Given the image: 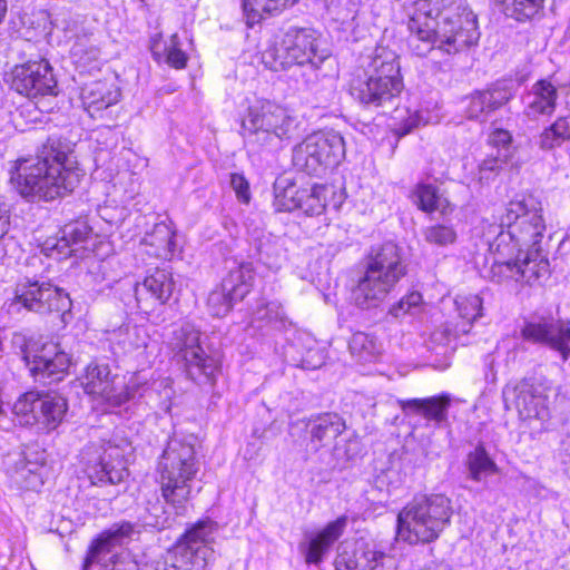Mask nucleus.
I'll use <instances>...</instances> for the list:
<instances>
[{"instance_id": "obj_8", "label": "nucleus", "mask_w": 570, "mask_h": 570, "mask_svg": "<svg viewBox=\"0 0 570 570\" xmlns=\"http://www.w3.org/2000/svg\"><path fill=\"white\" fill-rule=\"evenodd\" d=\"M198 469L194 444L185 439L170 438L159 461L160 490L163 498L174 503L178 514L187 513L190 483Z\"/></svg>"}, {"instance_id": "obj_59", "label": "nucleus", "mask_w": 570, "mask_h": 570, "mask_svg": "<svg viewBox=\"0 0 570 570\" xmlns=\"http://www.w3.org/2000/svg\"><path fill=\"white\" fill-rule=\"evenodd\" d=\"M422 118L419 112L410 114L405 119H403L399 127L396 128V134L399 136H405L410 134L412 130L420 126Z\"/></svg>"}, {"instance_id": "obj_60", "label": "nucleus", "mask_w": 570, "mask_h": 570, "mask_svg": "<svg viewBox=\"0 0 570 570\" xmlns=\"http://www.w3.org/2000/svg\"><path fill=\"white\" fill-rule=\"evenodd\" d=\"M160 38H161V36L157 35L156 37H154L151 39V43H150V51L153 53V57L158 62L163 58V52H161V48H160L161 47Z\"/></svg>"}, {"instance_id": "obj_25", "label": "nucleus", "mask_w": 570, "mask_h": 570, "mask_svg": "<svg viewBox=\"0 0 570 570\" xmlns=\"http://www.w3.org/2000/svg\"><path fill=\"white\" fill-rule=\"evenodd\" d=\"M512 96L511 89L501 82H497L485 90L474 91L468 98L466 117L483 121L491 112L504 106Z\"/></svg>"}, {"instance_id": "obj_24", "label": "nucleus", "mask_w": 570, "mask_h": 570, "mask_svg": "<svg viewBox=\"0 0 570 570\" xmlns=\"http://www.w3.org/2000/svg\"><path fill=\"white\" fill-rule=\"evenodd\" d=\"M139 533L136 530V524L129 521H121L112 524L109 529L101 532V534L92 541L83 563V570H89V567L99 562L102 557L110 553L115 548L128 543L134 533Z\"/></svg>"}, {"instance_id": "obj_48", "label": "nucleus", "mask_w": 570, "mask_h": 570, "mask_svg": "<svg viewBox=\"0 0 570 570\" xmlns=\"http://www.w3.org/2000/svg\"><path fill=\"white\" fill-rule=\"evenodd\" d=\"M175 233L165 223L155 224L153 230L144 237V243L157 249L170 250Z\"/></svg>"}, {"instance_id": "obj_14", "label": "nucleus", "mask_w": 570, "mask_h": 570, "mask_svg": "<svg viewBox=\"0 0 570 570\" xmlns=\"http://www.w3.org/2000/svg\"><path fill=\"white\" fill-rule=\"evenodd\" d=\"M346 422L343 416L335 412H324L311 415L307 419L297 420L292 423V434L296 430H303L309 435L312 450L317 452L323 448L331 446L332 461L328 465L335 468L341 461L352 459L350 449L342 445V435L346 432Z\"/></svg>"}, {"instance_id": "obj_44", "label": "nucleus", "mask_w": 570, "mask_h": 570, "mask_svg": "<svg viewBox=\"0 0 570 570\" xmlns=\"http://www.w3.org/2000/svg\"><path fill=\"white\" fill-rule=\"evenodd\" d=\"M570 140V121L567 117H559L551 126L546 128L539 137V147L542 150H552Z\"/></svg>"}, {"instance_id": "obj_41", "label": "nucleus", "mask_w": 570, "mask_h": 570, "mask_svg": "<svg viewBox=\"0 0 570 570\" xmlns=\"http://www.w3.org/2000/svg\"><path fill=\"white\" fill-rule=\"evenodd\" d=\"M39 392L29 391L18 397L11 407V412L19 425L32 426L38 422Z\"/></svg>"}, {"instance_id": "obj_35", "label": "nucleus", "mask_w": 570, "mask_h": 570, "mask_svg": "<svg viewBox=\"0 0 570 570\" xmlns=\"http://www.w3.org/2000/svg\"><path fill=\"white\" fill-rule=\"evenodd\" d=\"M170 347L174 357L180 363L189 357L191 353H198V351L203 348L200 344V331L190 323L183 324L173 332Z\"/></svg>"}, {"instance_id": "obj_55", "label": "nucleus", "mask_w": 570, "mask_h": 570, "mask_svg": "<svg viewBox=\"0 0 570 570\" xmlns=\"http://www.w3.org/2000/svg\"><path fill=\"white\" fill-rule=\"evenodd\" d=\"M422 302V295L419 292H412L406 296L402 297L396 304L390 308V314L394 317H401L407 313H411L413 308L420 306Z\"/></svg>"}, {"instance_id": "obj_23", "label": "nucleus", "mask_w": 570, "mask_h": 570, "mask_svg": "<svg viewBox=\"0 0 570 570\" xmlns=\"http://www.w3.org/2000/svg\"><path fill=\"white\" fill-rule=\"evenodd\" d=\"M399 405L405 416H421L435 428H442L449 422L451 397L449 394H439L423 399L399 400Z\"/></svg>"}, {"instance_id": "obj_46", "label": "nucleus", "mask_w": 570, "mask_h": 570, "mask_svg": "<svg viewBox=\"0 0 570 570\" xmlns=\"http://www.w3.org/2000/svg\"><path fill=\"white\" fill-rule=\"evenodd\" d=\"M254 255L268 269L278 271L282 266L281 249L269 238L258 240V243L255 246Z\"/></svg>"}, {"instance_id": "obj_16", "label": "nucleus", "mask_w": 570, "mask_h": 570, "mask_svg": "<svg viewBox=\"0 0 570 570\" xmlns=\"http://www.w3.org/2000/svg\"><path fill=\"white\" fill-rule=\"evenodd\" d=\"M22 354L33 379L43 384L62 380L71 364L70 356L55 342H46L37 348L28 345Z\"/></svg>"}, {"instance_id": "obj_57", "label": "nucleus", "mask_w": 570, "mask_h": 570, "mask_svg": "<svg viewBox=\"0 0 570 570\" xmlns=\"http://www.w3.org/2000/svg\"><path fill=\"white\" fill-rule=\"evenodd\" d=\"M16 452L23 453V462H28L29 466H31V463L37 462V470L42 472L47 460L46 452L43 450H39L36 446H27L24 450H17Z\"/></svg>"}, {"instance_id": "obj_3", "label": "nucleus", "mask_w": 570, "mask_h": 570, "mask_svg": "<svg viewBox=\"0 0 570 570\" xmlns=\"http://www.w3.org/2000/svg\"><path fill=\"white\" fill-rule=\"evenodd\" d=\"M543 208L532 194H521L507 205L501 218V230L490 243L495 256H520L524 249H540L546 232Z\"/></svg>"}, {"instance_id": "obj_45", "label": "nucleus", "mask_w": 570, "mask_h": 570, "mask_svg": "<svg viewBox=\"0 0 570 570\" xmlns=\"http://www.w3.org/2000/svg\"><path fill=\"white\" fill-rule=\"evenodd\" d=\"M239 299H234L232 293L224 288L220 284L213 289L207 298V306L213 316L223 317L233 308L234 304Z\"/></svg>"}, {"instance_id": "obj_31", "label": "nucleus", "mask_w": 570, "mask_h": 570, "mask_svg": "<svg viewBox=\"0 0 570 570\" xmlns=\"http://www.w3.org/2000/svg\"><path fill=\"white\" fill-rule=\"evenodd\" d=\"M255 281V269L250 262L233 261L227 267V274L222 279L225 289L232 293L234 299H244L252 291Z\"/></svg>"}, {"instance_id": "obj_49", "label": "nucleus", "mask_w": 570, "mask_h": 570, "mask_svg": "<svg viewBox=\"0 0 570 570\" xmlns=\"http://www.w3.org/2000/svg\"><path fill=\"white\" fill-rule=\"evenodd\" d=\"M472 328V323L469 321H449L445 323L442 331H436L433 333V338L435 341L439 340V336L444 337L446 342L454 341H461L462 344H466L468 342L463 340L464 336H466Z\"/></svg>"}, {"instance_id": "obj_42", "label": "nucleus", "mask_w": 570, "mask_h": 570, "mask_svg": "<svg viewBox=\"0 0 570 570\" xmlns=\"http://www.w3.org/2000/svg\"><path fill=\"white\" fill-rule=\"evenodd\" d=\"M417 206L421 210L432 213L440 210L443 214L453 210L448 199L439 194L436 186L432 184H421L416 187Z\"/></svg>"}, {"instance_id": "obj_12", "label": "nucleus", "mask_w": 570, "mask_h": 570, "mask_svg": "<svg viewBox=\"0 0 570 570\" xmlns=\"http://www.w3.org/2000/svg\"><path fill=\"white\" fill-rule=\"evenodd\" d=\"M217 531L218 523L208 518L188 527L168 551L164 570H206Z\"/></svg>"}, {"instance_id": "obj_52", "label": "nucleus", "mask_w": 570, "mask_h": 570, "mask_svg": "<svg viewBox=\"0 0 570 570\" xmlns=\"http://www.w3.org/2000/svg\"><path fill=\"white\" fill-rule=\"evenodd\" d=\"M489 140L494 147L499 149L498 156L504 158L505 160H509L512 157V135L510 131L497 128L490 134Z\"/></svg>"}, {"instance_id": "obj_39", "label": "nucleus", "mask_w": 570, "mask_h": 570, "mask_svg": "<svg viewBox=\"0 0 570 570\" xmlns=\"http://www.w3.org/2000/svg\"><path fill=\"white\" fill-rule=\"evenodd\" d=\"M302 188L288 178H278L274 183V207L277 212L298 209Z\"/></svg>"}, {"instance_id": "obj_6", "label": "nucleus", "mask_w": 570, "mask_h": 570, "mask_svg": "<svg viewBox=\"0 0 570 570\" xmlns=\"http://www.w3.org/2000/svg\"><path fill=\"white\" fill-rule=\"evenodd\" d=\"M452 512L444 494L415 497L400 511L396 534L410 544L432 542L450 524Z\"/></svg>"}, {"instance_id": "obj_28", "label": "nucleus", "mask_w": 570, "mask_h": 570, "mask_svg": "<svg viewBox=\"0 0 570 570\" xmlns=\"http://www.w3.org/2000/svg\"><path fill=\"white\" fill-rule=\"evenodd\" d=\"M37 462H23L22 452H9L3 459L6 473L12 483L22 490L38 491L43 485L42 472L37 470Z\"/></svg>"}, {"instance_id": "obj_58", "label": "nucleus", "mask_w": 570, "mask_h": 570, "mask_svg": "<svg viewBox=\"0 0 570 570\" xmlns=\"http://www.w3.org/2000/svg\"><path fill=\"white\" fill-rule=\"evenodd\" d=\"M554 459L563 466L564 473L570 478V436L560 442Z\"/></svg>"}, {"instance_id": "obj_22", "label": "nucleus", "mask_w": 570, "mask_h": 570, "mask_svg": "<svg viewBox=\"0 0 570 570\" xmlns=\"http://www.w3.org/2000/svg\"><path fill=\"white\" fill-rule=\"evenodd\" d=\"M520 419L547 421L550 416L544 387L531 380H522L509 391Z\"/></svg>"}, {"instance_id": "obj_62", "label": "nucleus", "mask_w": 570, "mask_h": 570, "mask_svg": "<svg viewBox=\"0 0 570 570\" xmlns=\"http://www.w3.org/2000/svg\"><path fill=\"white\" fill-rule=\"evenodd\" d=\"M8 12V0H0V24L4 21Z\"/></svg>"}, {"instance_id": "obj_61", "label": "nucleus", "mask_w": 570, "mask_h": 570, "mask_svg": "<svg viewBox=\"0 0 570 570\" xmlns=\"http://www.w3.org/2000/svg\"><path fill=\"white\" fill-rule=\"evenodd\" d=\"M11 425V421L7 417L4 403L0 400V428L3 430H9Z\"/></svg>"}, {"instance_id": "obj_40", "label": "nucleus", "mask_w": 570, "mask_h": 570, "mask_svg": "<svg viewBox=\"0 0 570 570\" xmlns=\"http://www.w3.org/2000/svg\"><path fill=\"white\" fill-rule=\"evenodd\" d=\"M503 6L507 17L519 22H527L534 19L543 10L546 0H493Z\"/></svg>"}, {"instance_id": "obj_64", "label": "nucleus", "mask_w": 570, "mask_h": 570, "mask_svg": "<svg viewBox=\"0 0 570 570\" xmlns=\"http://www.w3.org/2000/svg\"><path fill=\"white\" fill-rule=\"evenodd\" d=\"M42 261L39 256H32L27 259V265L36 266L37 264H41Z\"/></svg>"}, {"instance_id": "obj_10", "label": "nucleus", "mask_w": 570, "mask_h": 570, "mask_svg": "<svg viewBox=\"0 0 570 570\" xmlns=\"http://www.w3.org/2000/svg\"><path fill=\"white\" fill-rule=\"evenodd\" d=\"M132 451L130 441L115 435L105 444L86 445L80 462L92 485L119 484L129 475L127 464Z\"/></svg>"}, {"instance_id": "obj_27", "label": "nucleus", "mask_w": 570, "mask_h": 570, "mask_svg": "<svg viewBox=\"0 0 570 570\" xmlns=\"http://www.w3.org/2000/svg\"><path fill=\"white\" fill-rule=\"evenodd\" d=\"M175 289L176 283L173 274L166 269H157L147 276L142 283L134 285V295L138 308H145L149 296L160 304H165L169 301Z\"/></svg>"}, {"instance_id": "obj_32", "label": "nucleus", "mask_w": 570, "mask_h": 570, "mask_svg": "<svg viewBox=\"0 0 570 570\" xmlns=\"http://www.w3.org/2000/svg\"><path fill=\"white\" fill-rule=\"evenodd\" d=\"M165 503L159 499L148 501L144 513L138 518V525L141 528H153L164 530L174 527L177 519L185 514H178L174 503L164 499Z\"/></svg>"}, {"instance_id": "obj_7", "label": "nucleus", "mask_w": 570, "mask_h": 570, "mask_svg": "<svg viewBox=\"0 0 570 570\" xmlns=\"http://www.w3.org/2000/svg\"><path fill=\"white\" fill-rule=\"evenodd\" d=\"M331 58V51L313 29L291 27L281 41L274 40L262 52V62L272 71L293 66H309L318 70Z\"/></svg>"}, {"instance_id": "obj_33", "label": "nucleus", "mask_w": 570, "mask_h": 570, "mask_svg": "<svg viewBox=\"0 0 570 570\" xmlns=\"http://www.w3.org/2000/svg\"><path fill=\"white\" fill-rule=\"evenodd\" d=\"M68 411L67 400L59 394L39 392L38 422L48 432L56 430Z\"/></svg>"}, {"instance_id": "obj_9", "label": "nucleus", "mask_w": 570, "mask_h": 570, "mask_svg": "<svg viewBox=\"0 0 570 570\" xmlns=\"http://www.w3.org/2000/svg\"><path fill=\"white\" fill-rule=\"evenodd\" d=\"M9 314L18 315L22 311L39 315L65 313L71 308L69 294L50 281L28 272L21 274L14 283L12 297L6 302Z\"/></svg>"}, {"instance_id": "obj_34", "label": "nucleus", "mask_w": 570, "mask_h": 570, "mask_svg": "<svg viewBox=\"0 0 570 570\" xmlns=\"http://www.w3.org/2000/svg\"><path fill=\"white\" fill-rule=\"evenodd\" d=\"M527 115L537 117L550 115L554 111L558 98V90L549 80H538L528 94Z\"/></svg>"}, {"instance_id": "obj_20", "label": "nucleus", "mask_w": 570, "mask_h": 570, "mask_svg": "<svg viewBox=\"0 0 570 570\" xmlns=\"http://www.w3.org/2000/svg\"><path fill=\"white\" fill-rule=\"evenodd\" d=\"M81 385L87 394L112 406H120L131 397L130 392L117 387L108 364L90 363L81 377Z\"/></svg>"}, {"instance_id": "obj_13", "label": "nucleus", "mask_w": 570, "mask_h": 570, "mask_svg": "<svg viewBox=\"0 0 570 570\" xmlns=\"http://www.w3.org/2000/svg\"><path fill=\"white\" fill-rule=\"evenodd\" d=\"M344 157V138L335 130L314 132L293 150L294 166L311 176H321L335 168Z\"/></svg>"}, {"instance_id": "obj_51", "label": "nucleus", "mask_w": 570, "mask_h": 570, "mask_svg": "<svg viewBox=\"0 0 570 570\" xmlns=\"http://www.w3.org/2000/svg\"><path fill=\"white\" fill-rule=\"evenodd\" d=\"M257 316L277 328L285 327L287 323V316L282 305L276 302H269L264 307L258 308Z\"/></svg>"}, {"instance_id": "obj_29", "label": "nucleus", "mask_w": 570, "mask_h": 570, "mask_svg": "<svg viewBox=\"0 0 570 570\" xmlns=\"http://www.w3.org/2000/svg\"><path fill=\"white\" fill-rule=\"evenodd\" d=\"M180 364H183L184 372L189 380L198 385H208L210 387L216 384L217 376L222 370L219 360L206 353L204 348L199 350L198 353H191Z\"/></svg>"}, {"instance_id": "obj_37", "label": "nucleus", "mask_w": 570, "mask_h": 570, "mask_svg": "<svg viewBox=\"0 0 570 570\" xmlns=\"http://www.w3.org/2000/svg\"><path fill=\"white\" fill-rule=\"evenodd\" d=\"M465 465L469 471V478L475 482H480L483 478L499 472L497 463L489 455L483 442H479L466 454Z\"/></svg>"}, {"instance_id": "obj_15", "label": "nucleus", "mask_w": 570, "mask_h": 570, "mask_svg": "<svg viewBox=\"0 0 570 570\" xmlns=\"http://www.w3.org/2000/svg\"><path fill=\"white\" fill-rule=\"evenodd\" d=\"M11 89L30 99L58 95V82L49 61L31 57L16 65L8 73Z\"/></svg>"}, {"instance_id": "obj_36", "label": "nucleus", "mask_w": 570, "mask_h": 570, "mask_svg": "<svg viewBox=\"0 0 570 570\" xmlns=\"http://www.w3.org/2000/svg\"><path fill=\"white\" fill-rule=\"evenodd\" d=\"M297 0H243L242 7L248 27L261 22L267 16L281 12Z\"/></svg>"}, {"instance_id": "obj_38", "label": "nucleus", "mask_w": 570, "mask_h": 570, "mask_svg": "<svg viewBox=\"0 0 570 570\" xmlns=\"http://www.w3.org/2000/svg\"><path fill=\"white\" fill-rule=\"evenodd\" d=\"M333 194L334 188L327 185H314L311 188H302L298 209L307 216H318L326 208L328 195Z\"/></svg>"}, {"instance_id": "obj_47", "label": "nucleus", "mask_w": 570, "mask_h": 570, "mask_svg": "<svg viewBox=\"0 0 570 570\" xmlns=\"http://www.w3.org/2000/svg\"><path fill=\"white\" fill-rule=\"evenodd\" d=\"M455 306L458 317L472 324L482 315V298L479 295L458 296Z\"/></svg>"}, {"instance_id": "obj_43", "label": "nucleus", "mask_w": 570, "mask_h": 570, "mask_svg": "<svg viewBox=\"0 0 570 570\" xmlns=\"http://www.w3.org/2000/svg\"><path fill=\"white\" fill-rule=\"evenodd\" d=\"M348 348L358 362L367 363L377 358L381 346L372 335L356 332L348 341Z\"/></svg>"}, {"instance_id": "obj_18", "label": "nucleus", "mask_w": 570, "mask_h": 570, "mask_svg": "<svg viewBox=\"0 0 570 570\" xmlns=\"http://www.w3.org/2000/svg\"><path fill=\"white\" fill-rule=\"evenodd\" d=\"M334 566L336 570H395L390 556L364 540L341 543Z\"/></svg>"}, {"instance_id": "obj_50", "label": "nucleus", "mask_w": 570, "mask_h": 570, "mask_svg": "<svg viewBox=\"0 0 570 570\" xmlns=\"http://www.w3.org/2000/svg\"><path fill=\"white\" fill-rule=\"evenodd\" d=\"M424 238L430 244L446 246L455 242L456 233L452 226L436 224L424 230Z\"/></svg>"}, {"instance_id": "obj_2", "label": "nucleus", "mask_w": 570, "mask_h": 570, "mask_svg": "<svg viewBox=\"0 0 570 570\" xmlns=\"http://www.w3.org/2000/svg\"><path fill=\"white\" fill-rule=\"evenodd\" d=\"M82 176L73 145L56 135L47 138L35 157L18 159L10 169V181L22 197L47 202L71 193Z\"/></svg>"}, {"instance_id": "obj_11", "label": "nucleus", "mask_w": 570, "mask_h": 570, "mask_svg": "<svg viewBox=\"0 0 570 570\" xmlns=\"http://www.w3.org/2000/svg\"><path fill=\"white\" fill-rule=\"evenodd\" d=\"M295 129V119L271 101H257L249 106L242 120L244 139L247 144L258 147L291 139Z\"/></svg>"}, {"instance_id": "obj_26", "label": "nucleus", "mask_w": 570, "mask_h": 570, "mask_svg": "<svg viewBox=\"0 0 570 570\" xmlns=\"http://www.w3.org/2000/svg\"><path fill=\"white\" fill-rule=\"evenodd\" d=\"M347 524L346 517H340L335 521L330 522L320 533L311 538L306 542L298 546L299 552L303 554L307 564H320L325 554L328 553L331 547L343 534Z\"/></svg>"}, {"instance_id": "obj_54", "label": "nucleus", "mask_w": 570, "mask_h": 570, "mask_svg": "<svg viewBox=\"0 0 570 570\" xmlns=\"http://www.w3.org/2000/svg\"><path fill=\"white\" fill-rule=\"evenodd\" d=\"M507 161L508 160L500 156L484 159L479 166V180L481 183H490V180H492L499 174L503 167V164Z\"/></svg>"}, {"instance_id": "obj_63", "label": "nucleus", "mask_w": 570, "mask_h": 570, "mask_svg": "<svg viewBox=\"0 0 570 570\" xmlns=\"http://www.w3.org/2000/svg\"><path fill=\"white\" fill-rule=\"evenodd\" d=\"M425 570H453L452 567L445 562L435 563Z\"/></svg>"}, {"instance_id": "obj_17", "label": "nucleus", "mask_w": 570, "mask_h": 570, "mask_svg": "<svg viewBox=\"0 0 570 570\" xmlns=\"http://www.w3.org/2000/svg\"><path fill=\"white\" fill-rule=\"evenodd\" d=\"M540 249H524L523 253L513 257L495 256L491 267L492 277L497 282L514 279L532 284L549 273V262L541 254Z\"/></svg>"}, {"instance_id": "obj_30", "label": "nucleus", "mask_w": 570, "mask_h": 570, "mask_svg": "<svg viewBox=\"0 0 570 570\" xmlns=\"http://www.w3.org/2000/svg\"><path fill=\"white\" fill-rule=\"evenodd\" d=\"M120 98L119 89L108 81L97 80L86 85L81 91V100L90 117L117 104Z\"/></svg>"}, {"instance_id": "obj_1", "label": "nucleus", "mask_w": 570, "mask_h": 570, "mask_svg": "<svg viewBox=\"0 0 570 570\" xmlns=\"http://www.w3.org/2000/svg\"><path fill=\"white\" fill-rule=\"evenodd\" d=\"M450 0H416L410 13L409 49L417 57L432 50L454 55L478 43L480 32L476 16Z\"/></svg>"}, {"instance_id": "obj_19", "label": "nucleus", "mask_w": 570, "mask_h": 570, "mask_svg": "<svg viewBox=\"0 0 570 570\" xmlns=\"http://www.w3.org/2000/svg\"><path fill=\"white\" fill-rule=\"evenodd\" d=\"M521 335L525 341L558 351L564 361L570 356V322L542 317L539 321L527 322Z\"/></svg>"}, {"instance_id": "obj_56", "label": "nucleus", "mask_w": 570, "mask_h": 570, "mask_svg": "<svg viewBox=\"0 0 570 570\" xmlns=\"http://www.w3.org/2000/svg\"><path fill=\"white\" fill-rule=\"evenodd\" d=\"M230 186L235 190L237 198L243 203H248L250 198L249 184L240 174L230 175Z\"/></svg>"}, {"instance_id": "obj_4", "label": "nucleus", "mask_w": 570, "mask_h": 570, "mask_svg": "<svg viewBox=\"0 0 570 570\" xmlns=\"http://www.w3.org/2000/svg\"><path fill=\"white\" fill-rule=\"evenodd\" d=\"M397 55L377 47L362 72L350 82V94L365 108H391L403 90Z\"/></svg>"}, {"instance_id": "obj_53", "label": "nucleus", "mask_w": 570, "mask_h": 570, "mask_svg": "<svg viewBox=\"0 0 570 570\" xmlns=\"http://www.w3.org/2000/svg\"><path fill=\"white\" fill-rule=\"evenodd\" d=\"M177 45L178 36L173 35L170 45L164 47L165 61L176 69H181L187 63V56L181 49L177 48Z\"/></svg>"}, {"instance_id": "obj_5", "label": "nucleus", "mask_w": 570, "mask_h": 570, "mask_svg": "<svg viewBox=\"0 0 570 570\" xmlns=\"http://www.w3.org/2000/svg\"><path fill=\"white\" fill-rule=\"evenodd\" d=\"M366 259L364 275L352 294L363 309L379 306L406 274L402 249L393 242L373 246Z\"/></svg>"}, {"instance_id": "obj_21", "label": "nucleus", "mask_w": 570, "mask_h": 570, "mask_svg": "<svg viewBox=\"0 0 570 570\" xmlns=\"http://www.w3.org/2000/svg\"><path fill=\"white\" fill-rule=\"evenodd\" d=\"M91 227L82 220L71 222L65 225L59 235L49 237L43 246L42 252L56 259H63L72 255H77L80 249L85 248V244L91 236Z\"/></svg>"}]
</instances>
